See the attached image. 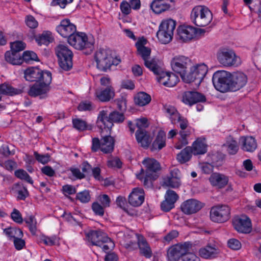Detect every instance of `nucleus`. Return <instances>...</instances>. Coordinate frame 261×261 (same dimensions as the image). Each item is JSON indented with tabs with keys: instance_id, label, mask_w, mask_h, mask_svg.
<instances>
[{
	"instance_id": "obj_1",
	"label": "nucleus",
	"mask_w": 261,
	"mask_h": 261,
	"mask_svg": "<svg viewBox=\"0 0 261 261\" xmlns=\"http://www.w3.org/2000/svg\"><path fill=\"white\" fill-rule=\"evenodd\" d=\"M93 59L97 68L102 71H106L113 65L117 66L120 62V59L115 57L111 50L107 48L96 50Z\"/></svg>"
},
{
	"instance_id": "obj_2",
	"label": "nucleus",
	"mask_w": 261,
	"mask_h": 261,
	"mask_svg": "<svg viewBox=\"0 0 261 261\" xmlns=\"http://www.w3.org/2000/svg\"><path fill=\"white\" fill-rule=\"evenodd\" d=\"M86 239L92 245L99 246L107 251L114 248V242L108 236L100 230H90L85 232Z\"/></svg>"
},
{
	"instance_id": "obj_3",
	"label": "nucleus",
	"mask_w": 261,
	"mask_h": 261,
	"mask_svg": "<svg viewBox=\"0 0 261 261\" xmlns=\"http://www.w3.org/2000/svg\"><path fill=\"white\" fill-rule=\"evenodd\" d=\"M181 77L182 80L187 83H195L199 86L206 74L208 68L204 63L197 64L188 68Z\"/></svg>"
},
{
	"instance_id": "obj_4",
	"label": "nucleus",
	"mask_w": 261,
	"mask_h": 261,
	"mask_svg": "<svg viewBox=\"0 0 261 261\" xmlns=\"http://www.w3.org/2000/svg\"><path fill=\"white\" fill-rule=\"evenodd\" d=\"M142 164L145 168V171L141 169L140 172L136 174V176L146 185L155 178V172L160 169V165L155 159L149 158L144 159Z\"/></svg>"
},
{
	"instance_id": "obj_5",
	"label": "nucleus",
	"mask_w": 261,
	"mask_h": 261,
	"mask_svg": "<svg viewBox=\"0 0 261 261\" xmlns=\"http://www.w3.org/2000/svg\"><path fill=\"white\" fill-rule=\"evenodd\" d=\"M193 22L197 26L204 27L208 25L213 19V15L209 9L202 5L193 8L191 13Z\"/></svg>"
},
{
	"instance_id": "obj_6",
	"label": "nucleus",
	"mask_w": 261,
	"mask_h": 261,
	"mask_svg": "<svg viewBox=\"0 0 261 261\" xmlns=\"http://www.w3.org/2000/svg\"><path fill=\"white\" fill-rule=\"evenodd\" d=\"M176 24V21L171 18L162 20L156 33V37L161 43L167 44L172 40Z\"/></svg>"
},
{
	"instance_id": "obj_7",
	"label": "nucleus",
	"mask_w": 261,
	"mask_h": 261,
	"mask_svg": "<svg viewBox=\"0 0 261 261\" xmlns=\"http://www.w3.org/2000/svg\"><path fill=\"white\" fill-rule=\"evenodd\" d=\"M217 59L219 63L223 67H238L242 64L240 56L231 49L222 48L217 54Z\"/></svg>"
},
{
	"instance_id": "obj_8",
	"label": "nucleus",
	"mask_w": 261,
	"mask_h": 261,
	"mask_svg": "<svg viewBox=\"0 0 261 261\" xmlns=\"http://www.w3.org/2000/svg\"><path fill=\"white\" fill-rule=\"evenodd\" d=\"M51 80V75L45 74L44 79L41 81L37 82L31 86L28 92L29 95L33 97L39 96L40 98L46 97L50 90Z\"/></svg>"
},
{
	"instance_id": "obj_9",
	"label": "nucleus",
	"mask_w": 261,
	"mask_h": 261,
	"mask_svg": "<svg viewBox=\"0 0 261 261\" xmlns=\"http://www.w3.org/2000/svg\"><path fill=\"white\" fill-rule=\"evenodd\" d=\"M230 73L225 70H219L214 73L213 83L215 89L220 92L231 91Z\"/></svg>"
},
{
	"instance_id": "obj_10",
	"label": "nucleus",
	"mask_w": 261,
	"mask_h": 261,
	"mask_svg": "<svg viewBox=\"0 0 261 261\" xmlns=\"http://www.w3.org/2000/svg\"><path fill=\"white\" fill-rule=\"evenodd\" d=\"M60 67L64 70H68L72 66L73 54L66 45L59 44L56 48Z\"/></svg>"
},
{
	"instance_id": "obj_11",
	"label": "nucleus",
	"mask_w": 261,
	"mask_h": 261,
	"mask_svg": "<svg viewBox=\"0 0 261 261\" xmlns=\"http://www.w3.org/2000/svg\"><path fill=\"white\" fill-rule=\"evenodd\" d=\"M68 43L77 49L84 48H91L94 44V39L92 36H87L84 33L73 34L68 38Z\"/></svg>"
},
{
	"instance_id": "obj_12",
	"label": "nucleus",
	"mask_w": 261,
	"mask_h": 261,
	"mask_svg": "<svg viewBox=\"0 0 261 261\" xmlns=\"http://www.w3.org/2000/svg\"><path fill=\"white\" fill-rule=\"evenodd\" d=\"M176 121L179 123L181 130L179 132L178 141L175 144V147L177 149H180L188 144L187 138L193 132L194 129L191 127H188L187 119L180 116V115L178 116Z\"/></svg>"
},
{
	"instance_id": "obj_13",
	"label": "nucleus",
	"mask_w": 261,
	"mask_h": 261,
	"mask_svg": "<svg viewBox=\"0 0 261 261\" xmlns=\"http://www.w3.org/2000/svg\"><path fill=\"white\" fill-rule=\"evenodd\" d=\"M229 207L224 204H217L211 207L210 216L211 220L217 223H223L230 218Z\"/></svg>"
},
{
	"instance_id": "obj_14",
	"label": "nucleus",
	"mask_w": 261,
	"mask_h": 261,
	"mask_svg": "<svg viewBox=\"0 0 261 261\" xmlns=\"http://www.w3.org/2000/svg\"><path fill=\"white\" fill-rule=\"evenodd\" d=\"M114 140L110 136L102 137L100 140L97 138L92 139V150L97 151L100 149L105 153H111L114 149Z\"/></svg>"
},
{
	"instance_id": "obj_15",
	"label": "nucleus",
	"mask_w": 261,
	"mask_h": 261,
	"mask_svg": "<svg viewBox=\"0 0 261 261\" xmlns=\"http://www.w3.org/2000/svg\"><path fill=\"white\" fill-rule=\"evenodd\" d=\"M191 247V244L188 242L173 245L169 248L167 252V257L170 261H176L181 256L190 251Z\"/></svg>"
},
{
	"instance_id": "obj_16",
	"label": "nucleus",
	"mask_w": 261,
	"mask_h": 261,
	"mask_svg": "<svg viewBox=\"0 0 261 261\" xmlns=\"http://www.w3.org/2000/svg\"><path fill=\"white\" fill-rule=\"evenodd\" d=\"M171 65L172 70L181 78L191 65V60L186 56H176L172 59Z\"/></svg>"
},
{
	"instance_id": "obj_17",
	"label": "nucleus",
	"mask_w": 261,
	"mask_h": 261,
	"mask_svg": "<svg viewBox=\"0 0 261 261\" xmlns=\"http://www.w3.org/2000/svg\"><path fill=\"white\" fill-rule=\"evenodd\" d=\"M24 78L29 82L41 81L44 79L45 74L51 75L50 72L47 70H42L37 67H31L23 71Z\"/></svg>"
},
{
	"instance_id": "obj_18",
	"label": "nucleus",
	"mask_w": 261,
	"mask_h": 261,
	"mask_svg": "<svg viewBox=\"0 0 261 261\" xmlns=\"http://www.w3.org/2000/svg\"><path fill=\"white\" fill-rule=\"evenodd\" d=\"M234 229L239 232L250 233L252 230V224L250 218L246 215L236 217L233 220Z\"/></svg>"
},
{
	"instance_id": "obj_19",
	"label": "nucleus",
	"mask_w": 261,
	"mask_h": 261,
	"mask_svg": "<svg viewBox=\"0 0 261 261\" xmlns=\"http://www.w3.org/2000/svg\"><path fill=\"white\" fill-rule=\"evenodd\" d=\"M204 206V204L196 199H190L184 201L181 205V211L186 215L196 213Z\"/></svg>"
},
{
	"instance_id": "obj_20",
	"label": "nucleus",
	"mask_w": 261,
	"mask_h": 261,
	"mask_svg": "<svg viewBox=\"0 0 261 261\" xmlns=\"http://www.w3.org/2000/svg\"><path fill=\"white\" fill-rule=\"evenodd\" d=\"M230 80L231 91H237L246 85L247 83V76L241 71L230 73Z\"/></svg>"
},
{
	"instance_id": "obj_21",
	"label": "nucleus",
	"mask_w": 261,
	"mask_h": 261,
	"mask_svg": "<svg viewBox=\"0 0 261 261\" xmlns=\"http://www.w3.org/2000/svg\"><path fill=\"white\" fill-rule=\"evenodd\" d=\"M156 75L158 82L167 87H173L179 81L178 77L172 72L161 70Z\"/></svg>"
},
{
	"instance_id": "obj_22",
	"label": "nucleus",
	"mask_w": 261,
	"mask_h": 261,
	"mask_svg": "<svg viewBox=\"0 0 261 261\" xmlns=\"http://www.w3.org/2000/svg\"><path fill=\"white\" fill-rule=\"evenodd\" d=\"M56 30L61 36L69 38L75 32L76 28L69 19H64L62 20L60 24L56 27Z\"/></svg>"
},
{
	"instance_id": "obj_23",
	"label": "nucleus",
	"mask_w": 261,
	"mask_h": 261,
	"mask_svg": "<svg viewBox=\"0 0 261 261\" xmlns=\"http://www.w3.org/2000/svg\"><path fill=\"white\" fill-rule=\"evenodd\" d=\"M96 124L97 127L102 132H106L107 133L110 132L113 124L110 120L108 111L105 110L100 111L97 117Z\"/></svg>"
},
{
	"instance_id": "obj_24",
	"label": "nucleus",
	"mask_w": 261,
	"mask_h": 261,
	"mask_svg": "<svg viewBox=\"0 0 261 261\" xmlns=\"http://www.w3.org/2000/svg\"><path fill=\"white\" fill-rule=\"evenodd\" d=\"M208 181L212 187L222 189L228 184L229 177L224 174L214 172L210 176Z\"/></svg>"
},
{
	"instance_id": "obj_25",
	"label": "nucleus",
	"mask_w": 261,
	"mask_h": 261,
	"mask_svg": "<svg viewBox=\"0 0 261 261\" xmlns=\"http://www.w3.org/2000/svg\"><path fill=\"white\" fill-rule=\"evenodd\" d=\"M173 2V0H153L150 8L154 13L160 14L169 11Z\"/></svg>"
},
{
	"instance_id": "obj_26",
	"label": "nucleus",
	"mask_w": 261,
	"mask_h": 261,
	"mask_svg": "<svg viewBox=\"0 0 261 261\" xmlns=\"http://www.w3.org/2000/svg\"><path fill=\"white\" fill-rule=\"evenodd\" d=\"M241 149L246 152H254L257 147L255 139L251 136H241L239 140Z\"/></svg>"
},
{
	"instance_id": "obj_27",
	"label": "nucleus",
	"mask_w": 261,
	"mask_h": 261,
	"mask_svg": "<svg viewBox=\"0 0 261 261\" xmlns=\"http://www.w3.org/2000/svg\"><path fill=\"white\" fill-rule=\"evenodd\" d=\"M129 203L133 206L141 205L144 201V192L142 188H136L133 189L128 197Z\"/></svg>"
},
{
	"instance_id": "obj_28",
	"label": "nucleus",
	"mask_w": 261,
	"mask_h": 261,
	"mask_svg": "<svg viewBox=\"0 0 261 261\" xmlns=\"http://www.w3.org/2000/svg\"><path fill=\"white\" fill-rule=\"evenodd\" d=\"M196 34L195 29L191 26L181 25L177 29L178 39L186 42L193 39Z\"/></svg>"
},
{
	"instance_id": "obj_29",
	"label": "nucleus",
	"mask_w": 261,
	"mask_h": 261,
	"mask_svg": "<svg viewBox=\"0 0 261 261\" xmlns=\"http://www.w3.org/2000/svg\"><path fill=\"white\" fill-rule=\"evenodd\" d=\"M115 91L113 87H108L105 89H97L95 92L96 98L102 102L110 101L115 97Z\"/></svg>"
},
{
	"instance_id": "obj_30",
	"label": "nucleus",
	"mask_w": 261,
	"mask_h": 261,
	"mask_svg": "<svg viewBox=\"0 0 261 261\" xmlns=\"http://www.w3.org/2000/svg\"><path fill=\"white\" fill-rule=\"evenodd\" d=\"M147 43V40L142 37L138 39L135 44L138 54L142 58L144 61L149 59L151 54V49L146 46Z\"/></svg>"
},
{
	"instance_id": "obj_31",
	"label": "nucleus",
	"mask_w": 261,
	"mask_h": 261,
	"mask_svg": "<svg viewBox=\"0 0 261 261\" xmlns=\"http://www.w3.org/2000/svg\"><path fill=\"white\" fill-rule=\"evenodd\" d=\"M205 100L204 96L197 92H186L182 96V101L185 103L189 105L198 102L204 101Z\"/></svg>"
},
{
	"instance_id": "obj_32",
	"label": "nucleus",
	"mask_w": 261,
	"mask_h": 261,
	"mask_svg": "<svg viewBox=\"0 0 261 261\" xmlns=\"http://www.w3.org/2000/svg\"><path fill=\"white\" fill-rule=\"evenodd\" d=\"M136 138L138 143L144 148L148 147L152 140V137L146 132L141 129L137 130Z\"/></svg>"
},
{
	"instance_id": "obj_33",
	"label": "nucleus",
	"mask_w": 261,
	"mask_h": 261,
	"mask_svg": "<svg viewBox=\"0 0 261 261\" xmlns=\"http://www.w3.org/2000/svg\"><path fill=\"white\" fill-rule=\"evenodd\" d=\"M5 59L7 62L13 65H20L23 63L21 54L10 50L5 53Z\"/></svg>"
},
{
	"instance_id": "obj_34",
	"label": "nucleus",
	"mask_w": 261,
	"mask_h": 261,
	"mask_svg": "<svg viewBox=\"0 0 261 261\" xmlns=\"http://www.w3.org/2000/svg\"><path fill=\"white\" fill-rule=\"evenodd\" d=\"M194 154H204L206 152L207 146L203 138L197 139L192 144L191 147Z\"/></svg>"
},
{
	"instance_id": "obj_35",
	"label": "nucleus",
	"mask_w": 261,
	"mask_h": 261,
	"mask_svg": "<svg viewBox=\"0 0 261 261\" xmlns=\"http://www.w3.org/2000/svg\"><path fill=\"white\" fill-rule=\"evenodd\" d=\"M166 145V133L163 130H160L151 146L152 151L160 150Z\"/></svg>"
},
{
	"instance_id": "obj_36",
	"label": "nucleus",
	"mask_w": 261,
	"mask_h": 261,
	"mask_svg": "<svg viewBox=\"0 0 261 261\" xmlns=\"http://www.w3.org/2000/svg\"><path fill=\"white\" fill-rule=\"evenodd\" d=\"M117 236L120 243L125 247H129L133 244L131 239L135 236V233L132 230L127 229L124 232H119Z\"/></svg>"
},
{
	"instance_id": "obj_37",
	"label": "nucleus",
	"mask_w": 261,
	"mask_h": 261,
	"mask_svg": "<svg viewBox=\"0 0 261 261\" xmlns=\"http://www.w3.org/2000/svg\"><path fill=\"white\" fill-rule=\"evenodd\" d=\"M219 253V250L216 246L207 245L199 250V255L204 258H209L215 256Z\"/></svg>"
},
{
	"instance_id": "obj_38",
	"label": "nucleus",
	"mask_w": 261,
	"mask_h": 261,
	"mask_svg": "<svg viewBox=\"0 0 261 261\" xmlns=\"http://www.w3.org/2000/svg\"><path fill=\"white\" fill-rule=\"evenodd\" d=\"M137 237L141 253L146 257L149 258L151 257L152 252L150 248L144 238L142 236L139 234L137 235Z\"/></svg>"
},
{
	"instance_id": "obj_39",
	"label": "nucleus",
	"mask_w": 261,
	"mask_h": 261,
	"mask_svg": "<svg viewBox=\"0 0 261 261\" xmlns=\"http://www.w3.org/2000/svg\"><path fill=\"white\" fill-rule=\"evenodd\" d=\"M35 39L38 45H47L53 41L54 37L51 32L44 31L41 34L37 35Z\"/></svg>"
},
{
	"instance_id": "obj_40",
	"label": "nucleus",
	"mask_w": 261,
	"mask_h": 261,
	"mask_svg": "<svg viewBox=\"0 0 261 261\" xmlns=\"http://www.w3.org/2000/svg\"><path fill=\"white\" fill-rule=\"evenodd\" d=\"M135 103L140 107L148 105L151 101L150 96L144 92L137 93L134 98Z\"/></svg>"
},
{
	"instance_id": "obj_41",
	"label": "nucleus",
	"mask_w": 261,
	"mask_h": 261,
	"mask_svg": "<svg viewBox=\"0 0 261 261\" xmlns=\"http://www.w3.org/2000/svg\"><path fill=\"white\" fill-rule=\"evenodd\" d=\"M22 90L20 89L14 88L7 84H3L0 85V93L13 96L21 93Z\"/></svg>"
},
{
	"instance_id": "obj_42",
	"label": "nucleus",
	"mask_w": 261,
	"mask_h": 261,
	"mask_svg": "<svg viewBox=\"0 0 261 261\" xmlns=\"http://www.w3.org/2000/svg\"><path fill=\"white\" fill-rule=\"evenodd\" d=\"M192 153L191 147H187L177 155V160L181 164L185 163L190 160Z\"/></svg>"
},
{
	"instance_id": "obj_43",
	"label": "nucleus",
	"mask_w": 261,
	"mask_h": 261,
	"mask_svg": "<svg viewBox=\"0 0 261 261\" xmlns=\"http://www.w3.org/2000/svg\"><path fill=\"white\" fill-rule=\"evenodd\" d=\"M4 231L9 239H13V241L23 236L22 231L19 228L10 227L4 229Z\"/></svg>"
},
{
	"instance_id": "obj_44",
	"label": "nucleus",
	"mask_w": 261,
	"mask_h": 261,
	"mask_svg": "<svg viewBox=\"0 0 261 261\" xmlns=\"http://www.w3.org/2000/svg\"><path fill=\"white\" fill-rule=\"evenodd\" d=\"M13 190L17 193V199L19 200H24L29 194L27 189L18 184L14 185Z\"/></svg>"
},
{
	"instance_id": "obj_45",
	"label": "nucleus",
	"mask_w": 261,
	"mask_h": 261,
	"mask_svg": "<svg viewBox=\"0 0 261 261\" xmlns=\"http://www.w3.org/2000/svg\"><path fill=\"white\" fill-rule=\"evenodd\" d=\"M164 110L171 119L172 123H175L176 119L179 115L175 108L172 106L166 105L164 107Z\"/></svg>"
},
{
	"instance_id": "obj_46",
	"label": "nucleus",
	"mask_w": 261,
	"mask_h": 261,
	"mask_svg": "<svg viewBox=\"0 0 261 261\" xmlns=\"http://www.w3.org/2000/svg\"><path fill=\"white\" fill-rule=\"evenodd\" d=\"M72 123L74 127L79 130L83 131L92 129L91 125L88 124L85 121L81 119H73Z\"/></svg>"
},
{
	"instance_id": "obj_47",
	"label": "nucleus",
	"mask_w": 261,
	"mask_h": 261,
	"mask_svg": "<svg viewBox=\"0 0 261 261\" xmlns=\"http://www.w3.org/2000/svg\"><path fill=\"white\" fill-rule=\"evenodd\" d=\"M225 145L227 147V151L230 154H234L239 150V146H238L237 141L232 138H229L227 140Z\"/></svg>"
},
{
	"instance_id": "obj_48",
	"label": "nucleus",
	"mask_w": 261,
	"mask_h": 261,
	"mask_svg": "<svg viewBox=\"0 0 261 261\" xmlns=\"http://www.w3.org/2000/svg\"><path fill=\"white\" fill-rule=\"evenodd\" d=\"M144 64L145 66L151 70L156 75L161 70L160 66L157 64L156 61L154 59L144 60Z\"/></svg>"
},
{
	"instance_id": "obj_49",
	"label": "nucleus",
	"mask_w": 261,
	"mask_h": 261,
	"mask_svg": "<svg viewBox=\"0 0 261 261\" xmlns=\"http://www.w3.org/2000/svg\"><path fill=\"white\" fill-rule=\"evenodd\" d=\"M180 177L181 176L173 178H164L163 185L172 188H178L181 184Z\"/></svg>"
},
{
	"instance_id": "obj_50",
	"label": "nucleus",
	"mask_w": 261,
	"mask_h": 261,
	"mask_svg": "<svg viewBox=\"0 0 261 261\" xmlns=\"http://www.w3.org/2000/svg\"><path fill=\"white\" fill-rule=\"evenodd\" d=\"M22 58L23 59V63L24 62L29 63L31 61H38L37 54L35 52L30 50L24 51L22 55Z\"/></svg>"
},
{
	"instance_id": "obj_51",
	"label": "nucleus",
	"mask_w": 261,
	"mask_h": 261,
	"mask_svg": "<svg viewBox=\"0 0 261 261\" xmlns=\"http://www.w3.org/2000/svg\"><path fill=\"white\" fill-rule=\"evenodd\" d=\"M25 221L29 225L32 233L35 234L37 230V221L35 217L32 215H29L25 218Z\"/></svg>"
},
{
	"instance_id": "obj_52",
	"label": "nucleus",
	"mask_w": 261,
	"mask_h": 261,
	"mask_svg": "<svg viewBox=\"0 0 261 261\" xmlns=\"http://www.w3.org/2000/svg\"><path fill=\"white\" fill-rule=\"evenodd\" d=\"M26 44L22 41H15L10 43V50L18 53L25 48Z\"/></svg>"
},
{
	"instance_id": "obj_53",
	"label": "nucleus",
	"mask_w": 261,
	"mask_h": 261,
	"mask_svg": "<svg viewBox=\"0 0 261 261\" xmlns=\"http://www.w3.org/2000/svg\"><path fill=\"white\" fill-rule=\"evenodd\" d=\"M15 175L22 180H25L29 183L33 184V180L27 173V172L22 169H19L15 171Z\"/></svg>"
},
{
	"instance_id": "obj_54",
	"label": "nucleus",
	"mask_w": 261,
	"mask_h": 261,
	"mask_svg": "<svg viewBox=\"0 0 261 261\" xmlns=\"http://www.w3.org/2000/svg\"><path fill=\"white\" fill-rule=\"evenodd\" d=\"M76 197V199L82 203H87L90 201L91 199L89 191L88 190H84L78 193Z\"/></svg>"
},
{
	"instance_id": "obj_55",
	"label": "nucleus",
	"mask_w": 261,
	"mask_h": 261,
	"mask_svg": "<svg viewBox=\"0 0 261 261\" xmlns=\"http://www.w3.org/2000/svg\"><path fill=\"white\" fill-rule=\"evenodd\" d=\"M25 23L30 29H36L38 26V22L32 15H27L25 18Z\"/></svg>"
},
{
	"instance_id": "obj_56",
	"label": "nucleus",
	"mask_w": 261,
	"mask_h": 261,
	"mask_svg": "<svg viewBox=\"0 0 261 261\" xmlns=\"http://www.w3.org/2000/svg\"><path fill=\"white\" fill-rule=\"evenodd\" d=\"M34 154L36 160L42 164H46L50 160V156L47 153L45 154H40L37 152L35 151Z\"/></svg>"
},
{
	"instance_id": "obj_57",
	"label": "nucleus",
	"mask_w": 261,
	"mask_h": 261,
	"mask_svg": "<svg viewBox=\"0 0 261 261\" xmlns=\"http://www.w3.org/2000/svg\"><path fill=\"white\" fill-rule=\"evenodd\" d=\"M178 196L176 194V193L171 190H168L166 191L164 198L167 200L173 202V203L175 204L176 201L178 199Z\"/></svg>"
},
{
	"instance_id": "obj_58",
	"label": "nucleus",
	"mask_w": 261,
	"mask_h": 261,
	"mask_svg": "<svg viewBox=\"0 0 261 261\" xmlns=\"http://www.w3.org/2000/svg\"><path fill=\"white\" fill-rule=\"evenodd\" d=\"M109 116L113 124V122H121L124 120V115L117 112L109 113Z\"/></svg>"
},
{
	"instance_id": "obj_59",
	"label": "nucleus",
	"mask_w": 261,
	"mask_h": 261,
	"mask_svg": "<svg viewBox=\"0 0 261 261\" xmlns=\"http://www.w3.org/2000/svg\"><path fill=\"white\" fill-rule=\"evenodd\" d=\"M199 168L204 174H210L214 170V166L207 162H202L199 164Z\"/></svg>"
},
{
	"instance_id": "obj_60",
	"label": "nucleus",
	"mask_w": 261,
	"mask_h": 261,
	"mask_svg": "<svg viewBox=\"0 0 261 261\" xmlns=\"http://www.w3.org/2000/svg\"><path fill=\"white\" fill-rule=\"evenodd\" d=\"M228 247L232 250H238L241 248L242 244L237 239L232 238L227 241Z\"/></svg>"
},
{
	"instance_id": "obj_61",
	"label": "nucleus",
	"mask_w": 261,
	"mask_h": 261,
	"mask_svg": "<svg viewBox=\"0 0 261 261\" xmlns=\"http://www.w3.org/2000/svg\"><path fill=\"white\" fill-rule=\"evenodd\" d=\"M121 164L120 159L117 157L111 156L108 160L107 165L109 167L120 168Z\"/></svg>"
},
{
	"instance_id": "obj_62",
	"label": "nucleus",
	"mask_w": 261,
	"mask_h": 261,
	"mask_svg": "<svg viewBox=\"0 0 261 261\" xmlns=\"http://www.w3.org/2000/svg\"><path fill=\"white\" fill-rule=\"evenodd\" d=\"M42 241L46 245L51 246L58 243V240L56 236L50 237L43 236L42 238Z\"/></svg>"
},
{
	"instance_id": "obj_63",
	"label": "nucleus",
	"mask_w": 261,
	"mask_h": 261,
	"mask_svg": "<svg viewBox=\"0 0 261 261\" xmlns=\"http://www.w3.org/2000/svg\"><path fill=\"white\" fill-rule=\"evenodd\" d=\"M102 205H100L98 202H94L92 205V208L94 213L99 216H102L104 214V208Z\"/></svg>"
},
{
	"instance_id": "obj_64",
	"label": "nucleus",
	"mask_w": 261,
	"mask_h": 261,
	"mask_svg": "<svg viewBox=\"0 0 261 261\" xmlns=\"http://www.w3.org/2000/svg\"><path fill=\"white\" fill-rule=\"evenodd\" d=\"M116 102L120 110H124L126 108L127 98L125 95L116 99Z\"/></svg>"
}]
</instances>
